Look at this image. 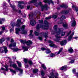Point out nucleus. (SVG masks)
<instances>
[{"instance_id":"obj_1","label":"nucleus","mask_w":78,"mask_h":78,"mask_svg":"<svg viewBox=\"0 0 78 78\" xmlns=\"http://www.w3.org/2000/svg\"><path fill=\"white\" fill-rule=\"evenodd\" d=\"M54 30L56 31V35H55L56 39H54V41L57 42H59V41H60V38H61V37L58 36L59 34H60L62 31H63L64 29L63 28H62L61 29H58V26L57 25H55L54 27ZM58 30V31L57 30Z\"/></svg>"},{"instance_id":"obj_2","label":"nucleus","mask_w":78,"mask_h":78,"mask_svg":"<svg viewBox=\"0 0 78 78\" xmlns=\"http://www.w3.org/2000/svg\"><path fill=\"white\" fill-rule=\"evenodd\" d=\"M38 22L39 23L41 24L40 28H42L43 29H44V30H47L48 28V23L47 22V21L45 20L44 21V23L46 25H42V23H44V20H39Z\"/></svg>"},{"instance_id":"obj_3","label":"nucleus","mask_w":78,"mask_h":78,"mask_svg":"<svg viewBox=\"0 0 78 78\" xmlns=\"http://www.w3.org/2000/svg\"><path fill=\"white\" fill-rule=\"evenodd\" d=\"M20 41L21 43H22L23 44H26L28 46H30L31 44H33L32 41L30 40H29L28 41H26V40H20Z\"/></svg>"},{"instance_id":"obj_4","label":"nucleus","mask_w":78,"mask_h":78,"mask_svg":"<svg viewBox=\"0 0 78 78\" xmlns=\"http://www.w3.org/2000/svg\"><path fill=\"white\" fill-rule=\"evenodd\" d=\"M29 16L30 19H32L30 21V24H31L32 26L35 25H36V22L35 21V20H34V19H33V15H31V14H30L29 15Z\"/></svg>"},{"instance_id":"obj_5","label":"nucleus","mask_w":78,"mask_h":78,"mask_svg":"<svg viewBox=\"0 0 78 78\" xmlns=\"http://www.w3.org/2000/svg\"><path fill=\"white\" fill-rule=\"evenodd\" d=\"M8 2H9V3L11 8H12V12H17V11H18V10H17L16 9V7H15V5H12L11 4V3L9 2H10V0H8Z\"/></svg>"},{"instance_id":"obj_6","label":"nucleus","mask_w":78,"mask_h":78,"mask_svg":"<svg viewBox=\"0 0 78 78\" xmlns=\"http://www.w3.org/2000/svg\"><path fill=\"white\" fill-rule=\"evenodd\" d=\"M38 5H39L41 7V11H44V9H47V5H42V4L41 2H39L38 4Z\"/></svg>"},{"instance_id":"obj_7","label":"nucleus","mask_w":78,"mask_h":78,"mask_svg":"<svg viewBox=\"0 0 78 78\" xmlns=\"http://www.w3.org/2000/svg\"><path fill=\"white\" fill-rule=\"evenodd\" d=\"M10 67H13V68L14 69H17V70H19L20 72H21V73H22V72H23V70H22V69L20 68H19L17 67V65H16V64H11L10 65Z\"/></svg>"},{"instance_id":"obj_8","label":"nucleus","mask_w":78,"mask_h":78,"mask_svg":"<svg viewBox=\"0 0 78 78\" xmlns=\"http://www.w3.org/2000/svg\"><path fill=\"white\" fill-rule=\"evenodd\" d=\"M25 25H23L21 27V30H22V32L21 33V34H26L27 33V31L24 30L25 28Z\"/></svg>"},{"instance_id":"obj_9","label":"nucleus","mask_w":78,"mask_h":78,"mask_svg":"<svg viewBox=\"0 0 78 78\" xmlns=\"http://www.w3.org/2000/svg\"><path fill=\"white\" fill-rule=\"evenodd\" d=\"M36 28L37 29V31H35L34 32V34H35V36H38L39 34V33L37 31H39V29H40V27H39V24H38L37 25Z\"/></svg>"},{"instance_id":"obj_10","label":"nucleus","mask_w":78,"mask_h":78,"mask_svg":"<svg viewBox=\"0 0 78 78\" xmlns=\"http://www.w3.org/2000/svg\"><path fill=\"white\" fill-rule=\"evenodd\" d=\"M16 23L17 24L16 26V27H20L22 24H23V22H22L21 20L18 19L16 22Z\"/></svg>"},{"instance_id":"obj_11","label":"nucleus","mask_w":78,"mask_h":78,"mask_svg":"<svg viewBox=\"0 0 78 78\" xmlns=\"http://www.w3.org/2000/svg\"><path fill=\"white\" fill-rule=\"evenodd\" d=\"M72 20H73V23L72 24V27H75L76 25V21L74 20L73 17L71 18V22Z\"/></svg>"},{"instance_id":"obj_12","label":"nucleus","mask_w":78,"mask_h":78,"mask_svg":"<svg viewBox=\"0 0 78 78\" xmlns=\"http://www.w3.org/2000/svg\"><path fill=\"white\" fill-rule=\"evenodd\" d=\"M36 2H37V0H32L30 2V3H35L34 4L35 5L37 6V7L38 6V5H37V3Z\"/></svg>"},{"instance_id":"obj_13","label":"nucleus","mask_w":78,"mask_h":78,"mask_svg":"<svg viewBox=\"0 0 78 78\" xmlns=\"http://www.w3.org/2000/svg\"><path fill=\"white\" fill-rule=\"evenodd\" d=\"M44 2H45V3H49V4H50V3H52V4H53V1L51 0H50L49 1V0H46L45 1L44 0Z\"/></svg>"},{"instance_id":"obj_14","label":"nucleus","mask_w":78,"mask_h":78,"mask_svg":"<svg viewBox=\"0 0 78 78\" xmlns=\"http://www.w3.org/2000/svg\"><path fill=\"white\" fill-rule=\"evenodd\" d=\"M62 50H63V48H60L59 49V51L58 52H56L55 54H56V55H59V54L62 51Z\"/></svg>"},{"instance_id":"obj_15","label":"nucleus","mask_w":78,"mask_h":78,"mask_svg":"<svg viewBox=\"0 0 78 78\" xmlns=\"http://www.w3.org/2000/svg\"><path fill=\"white\" fill-rule=\"evenodd\" d=\"M8 66L7 65L4 66V67H5L6 69H5L4 68H1V69L2 70H5L7 71L8 70Z\"/></svg>"},{"instance_id":"obj_16","label":"nucleus","mask_w":78,"mask_h":78,"mask_svg":"<svg viewBox=\"0 0 78 78\" xmlns=\"http://www.w3.org/2000/svg\"><path fill=\"white\" fill-rule=\"evenodd\" d=\"M74 34V32H72V34H71L70 36L69 37L68 39V41H70L72 40V37H73V35Z\"/></svg>"},{"instance_id":"obj_17","label":"nucleus","mask_w":78,"mask_h":78,"mask_svg":"<svg viewBox=\"0 0 78 78\" xmlns=\"http://www.w3.org/2000/svg\"><path fill=\"white\" fill-rule=\"evenodd\" d=\"M66 43L67 41L65 40L61 42L60 44L61 45H65L66 44Z\"/></svg>"},{"instance_id":"obj_18","label":"nucleus","mask_w":78,"mask_h":78,"mask_svg":"<svg viewBox=\"0 0 78 78\" xmlns=\"http://www.w3.org/2000/svg\"><path fill=\"white\" fill-rule=\"evenodd\" d=\"M60 69L62 70H67V66H62Z\"/></svg>"},{"instance_id":"obj_19","label":"nucleus","mask_w":78,"mask_h":78,"mask_svg":"<svg viewBox=\"0 0 78 78\" xmlns=\"http://www.w3.org/2000/svg\"><path fill=\"white\" fill-rule=\"evenodd\" d=\"M71 10V9H69L68 10H66L64 11L63 12L65 14H67L68 13H69V12Z\"/></svg>"},{"instance_id":"obj_20","label":"nucleus","mask_w":78,"mask_h":78,"mask_svg":"<svg viewBox=\"0 0 78 78\" xmlns=\"http://www.w3.org/2000/svg\"><path fill=\"white\" fill-rule=\"evenodd\" d=\"M16 43H14L13 44L12 43L10 44L9 47V48L12 47H16Z\"/></svg>"},{"instance_id":"obj_21","label":"nucleus","mask_w":78,"mask_h":78,"mask_svg":"<svg viewBox=\"0 0 78 78\" xmlns=\"http://www.w3.org/2000/svg\"><path fill=\"white\" fill-rule=\"evenodd\" d=\"M21 31L20 29L19 28H16V34H18L19 35V31Z\"/></svg>"},{"instance_id":"obj_22","label":"nucleus","mask_w":78,"mask_h":78,"mask_svg":"<svg viewBox=\"0 0 78 78\" xmlns=\"http://www.w3.org/2000/svg\"><path fill=\"white\" fill-rule=\"evenodd\" d=\"M3 48H4L5 53H7V52L8 51V49H7V47L6 46H3Z\"/></svg>"},{"instance_id":"obj_23","label":"nucleus","mask_w":78,"mask_h":78,"mask_svg":"<svg viewBox=\"0 0 78 78\" xmlns=\"http://www.w3.org/2000/svg\"><path fill=\"white\" fill-rule=\"evenodd\" d=\"M16 62L18 64V67H22V64H21V62L19 61H16Z\"/></svg>"},{"instance_id":"obj_24","label":"nucleus","mask_w":78,"mask_h":78,"mask_svg":"<svg viewBox=\"0 0 78 78\" xmlns=\"http://www.w3.org/2000/svg\"><path fill=\"white\" fill-rule=\"evenodd\" d=\"M49 45L50 47H54V48H56L57 47V46H56V45H55V44H53V43H51L49 44Z\"/></svg>"},{"instance_id":"obj_25","label":"nucleus","mask_w":78,"mask_h":78,"mask_svg":"<svg viewBox=\"0 0 78 78\" xmlns=\"http://www.w3.org/2000/svg\"><path fill=\"white\" fill-rule=\"evenodd\" d=\"M23 50H24L23 51V52L26 51L28 50V47L26 46L23 47Z\"/></svg>"},{"instance_id":"obj_26","label":"nucleus","mask_w":78,"mask_h":78,"mask_svg":"<svg viewBox=\"0 0 78 78\" xmlns=\"http://www.w3.org/2000/svg\"><path fill=\"white\" fill-rule=\"evenodd\" d=\"M48 32H45L44 34V36L46 39V38H47L48 37Z\"/></svg>"},{"instance_id":"obj_27","label":"nucleus","mask_w":78,"mask_h":78,"mask_svg":"<svg viewBox=\"0 0 78 78\" xmlns=\"http://www.w3.org/2000/svg\"><path fill=\"white\" fill-rule=\"evenodd\" d=\"M68 51H69V53H73V49H72V48H69V50H68Z\"/></svg>"},{"instance_id":"obj_28","label":"nucleus","mask_w":78,"mask_h":78,"mask_svg":"<svg viewBox=\"0 0 78 78\" xmlns=\"http://www.w3.org/2000/svg\"><path fill=\"white\" fill-rule=\"evenodd\" d=\"M63 27L64 28H67V26H68V24H67V23H65L64 24H63Z\"/></svg>"},{"instance_id":"obj_29","label":"nucleus","mask_w":78,"mask_h":78,"mask_svg":"<svg viewBox=\"0 0 78 78\" xmlns=\"http://www.w3.org/2000/svg\"><path fill=\"white\" fill-rule=\"evenodd\" d=\"M5 41V38H3L1 39H0V44H2L3 42H4Z\"/></svg>"},{"instance_id":"obj_30","label":"nucleus","mask_w":78,"mask_h":78,"mask_svg":"<svg viewBox=\"0 0 78 78\" xmlns=\"http://www.w3.org/2000/svg\"><path fill=\"white\" fill-rule=\"evenodd\" d=\"M33 72L34 73H37V72H38V69H34L33 70Z\"/></svg>"},{"instance_id":"obj_31","label":"nucleus","mask_w":78,"mask_h":78,"mask_svg":"<svg viewBox=\"0 0 78 78\" xmlns=\"http://www.w3.org/2000/svg\"><path fill=\"white\" fill-rule=\"evenodd\" d=\"M60 7H61V8H67L68 7V6H67V5H60Z\"/></svg>"},{"instance_id":"obj_32","label":"nucleus","mask_w":78,"mask_h":78,"mask_svg":"<svg viewBox=\"0 0 78 78\" xmlns=\"http://www.w3.org/2000/svg\"><path fill=\"white\" fill-rule=\"evenodd\" d=\"M66 19V17H65V16H62L60 18V20H63L64 19Z\"/></svg>"},{"instance_id":"obj_33","label":"nucleus","mask_w":78,"mask_h":78,"mask_svg":"<svg viewBox=\"0 0 78 78\" xmlns=\"http://www.w3.org/2000/svg\"><path fill=\"white\" fill-rule=\"evenodd\" d=\"M10 72H12V73H16V71L14 70H13V69H10Z\"/></svg>"},{"instance_id":"obj_34","label":"nucleus","mask_w":78,"mask_h":78,"mask_svg":"<svg viewBox=\"0 0 78 78\" xmlns=\"http://www.w3.org/2000/svg\"><path fill=\"white\" fill-rule=\"evenodd\" d=\"M50 52H51V51L50 50V49L48 48L47 49V50L46 51V53H47V54H48L49 53H50Z\"/></svg>"},{"instance_id":"obj_35","label":"nucleus","mask_w":78,"mask_h":78,"mask_svg":"<svg viewBox=\"0 0 78 78\" xmlns=\"http://www.w3.org/2000/svg\"><path fill=\"white\" fill-rule=\"evenodd\" d=\"M18 7H19V8H20L21 9H23L24 8V6L23 5H18Z\"/></svg>"},{"instance_id":"obj_36","label":"nucleus","mask_w":78,"mask_h":78,"mask_svg":"<svg viewBox=\"0 0 78 78\" xmlns=\"http://www.w3.org/2000/svg\"><path fill=\"white\" fill-rule=\"evenodd\" d=\"M41 66L44 69V70H46L47 68H46V67H45L44 64H42Z\"/></svg>"},{"instance_id":"obj_37","label":"nucleus","mask_w":78,"mask_h":78,"mask_svg":"<svg viewBox=\"0 0 78 78\" xmlns=\"http://www.w3.org/2000/svg\"><path fill=\"white\" fill-rule=\"evenodd\" d=\"M41 74L42 76H44V75H45V73H44V72L43 70L41 71Z\"/></svg>"},{"instance_id":"obj_38","label":"nucleus","mask_w":78,"mask_h":78,"mask_svg":"<svg viewBox=\"0 0 78 78\" xmlns=\"http://www.w3.org/2000/svg\"><path fill=\"white\" fill-rule=\"evenodd\" d=\"M33 30H30V34L29 35V36H30V37H31V36H33V35H32V33H33Z\"/></svg>"},{"instance_id":"obj_39","label":"nucleus","mask_w":78,"mask_h":78,"mask_svg":"<svg viewBox=\"0 0 78 78\" xmlns=\"http://www.w3.org/2000/svg\"><path fill=\"white\" fill-rule=\"evenodd\" d=\"M15 23H11V26L12 28H14V26H15Z\"/></svg>"},{"instance_id":"obj_40","label":"nucleus","mask_w":78,"mask_h":78,"mask_svg":"<svg viewBox=\"0 0 78 78\" xmlns=\"http://www.w3.org/2000/svg\"><path fill=\"white\" fill-rule=\"evenodd\" d=\"M20 49H19L17 48H16L15 49H13V51H17L19 50H20Z\"/></svg>"},{"instance_id":"obj_41","label":"nucleus","mask_w":78,"mask_h":78,"mask_svg":"<svg viewBox=\"0 0 78 78\" xmlns=\"http://www.w3.org/2000/svg\"><path fill=\"white\" fill-rule=\"evenodd\" d=\"M4 20H5L4 19H0V24H2V21H4Z\"/></svg>"},{"instance_id":"obj_42","label":"nucleus","mask_w":78,"mask_h":78,"mask_svg":"<svg viewBox=\"0 0 78 78\" xmlns=\"http://www.w3.org/2000/svg\"><path fill=\"white\" fill-rule=\"evenodd\" d=\"M66 34V33L65 32H63L61 33V36H64Z\"/></svg>"},{"instance_id":"obj_43","label":"nucleus","mask_w":78,"mask_h":78,"mask_svg":"<svg viewBox=\"0 0 78 78\" xmlns=\"http://www.w3.org/2000/svg\"><path fill=\"white\" fill-rule=\"evenodd\" d=\"M24 61L25 62V64H27L28 62V60L27 59L24 58Z\"/></svg>"},{"instance_id":"obj_44","label":"nucleus","mask_w":78,"mask_h":78,"mask_svg":"<svg viewBox=\"0 0 78 78\" xmlns=\"http://www.w3.org/2000/svg\"><path fill=\"white\" fill-rule=\"evenodd\" d=\"M55 55H56V54H51L50 55V57H53L55 56Z\"/></svg>"},{"instance_id":"obj_45","label":"nucleus","mask_w":78,"mask_h":78,"mask_svg":"<svg viewBox=\"0 0 78 78\" xmlns=\"http://www.w3.org/2000/svg\"><path fill=\"white\" fill-rule=\"evenodd\" d=\"M18 3H19V4H23L24 3L23 1H19L18 2Z\"/></svg>"},{"instance_id":"obj_46","label":"nucleus","mask_w":78,"mask_h":78,"mask_svg":"<svg viewBox=\"0 0 78 78\" xmlns=\"http://www.w3.org/2000/svg\"><path fill=\"white\" fill-rule=\"evenodd\" d=\"M51 18V16H49L48 17H47L45 18V19L46 20H48V19H50Z\"/></svg>"},{"instance_id":"obj_47","label":"nucleus","mask_w":78,"mask_h":78,"mask_svg":"<svg viewBox=\"0 0 78 78\" xmlns=\"http://www.w3.org/2000/svg\"><path fill=\"white\" fill-rule=\"evenodd\" d=\"M28 62L30 65H32V64H33V62H32L31 61H29Z\"/></svg>"},{"instance_id":"obj_48","label":"nucleus","mask_w":78,"mask_h":78,"mask_svg":"<svg viewBox=\"0 0 78 78\" xmlns=\"http://www.w3.org/2000/svg\"><path fill=\"white\" fill-rule=\"evenodd\" d=\"M57 15H54L52 16V18L54 19H56L57 17Z\"/></svg>"},{"instance_id":"obj_49","label":"nucleus","mask_w":78,"mask_h":78,"mask_svg":"<svg viewBox=\"0 0 78 78\" xmlns=\"http://www.w3.org/2000/svg\"><path fill=\"white\" fill-rule=\"evenodd\" d=\"M75 62V61L74 60H72L71 62H69L70 63H71V64H73V63H74Z\"/></svg>"},{"instance_id":"obj_50","label":"nucleus","mask_w":78,"mask_h":78,"mask_svg":"<svg viewBox=\"0 0 78 78\" xmlns=\"http://www.w3.org/2000/svg\"><path fill=\"white\" fill-rule=\"evenodd\" d=\"M38 39L40 40V41H42V38L41 37H39Z\"/></svg>"},{"instance_id":"obj_51","label":"nucleus","mask_w":78,"mask_h":78,"mask_svg":"<svg viewBox=\"0 0 78 78\" xmlns=\"http://www.w3.org/2000/svg\"><path fill=\"white\" fill-rule=\"evenodd\" d=\"M41 49L43 51H44V50H46V49L44 48H42Z\"/></svg>"},{"instance_id":"obj_52","label":"nucleus","mask_w":78,"mask_h":78,"mask_svg":"<svg viewBox=\"0 0 78 78\" xmlns=\"http://www.w3.org/2000/svg\"><path fill=\"white\" fill-rule=\"evenodd\" d=\"M55 76H58V75H59V74H58V73H55Z\"/></svg>"},{"instance_id":"obj_53","label":"nucleus","mask_w":78,"mask_h":78,"mask_svg":"<svg viewBox=\"0 0 78 78\" xmlns=\"http://www.w3.org/2000/svg\"><path fill=\"white\" fill-rule=\"evenodd\" d=\"M71 31H70L67 34V36H69V35L71 33Z\"/></svg>"},{"instance_id":"obj_54","label":"nucleus","mask_w":78,"mask_h":78,"mask_svg":"<svg viewBox=\"0 0 78 78\" xmlns=\"http://www.w3.org/2000/svg\"><path fill=\"white\" fill-rule=\"evenodd\" d=\"M27 9H29L30 8V5H28L27 7Z\"/></svg>"},{"instance_id":"obj_55","label":"nucleus","mask_w":78,"mask_h":78,"mask_svg":"<svg viewBox=\"0 0 78 78\" xmlns=\"http://www.w3.org/2000/svg\"><path fill=\"white\" fill-rule=\"evenodd\" d=\"M14 29H11L10 30V32H12V31H14Z\"/></svg>"},{"instance_id":"obj_56","label":"nucleus","mask_w":78,"mask_h":78,"mask_svg":"<svg viewBox=\"0 0 78 78\" xmlns=\"http://www.w3.org/2000/svg\"><path fill=\"white\" fill-rule=\"evenodd\" d=\"M5 27H2V30H5Z\"/></svg>"},{"instance_id":"obj_57","label":"nucleus","mask_w":78,"mask_h":78,"mask_svg":"<svg viewBox=\"0 0 78 78\" xmlns=\"http://www.w3.org/2000/svg\"><path fill=\"white\" fill-rule=\"evenodd\" d=\"M48 42L49 43H53V42H52V41H50V40L48 41Z\"/></svg>"},{"instance_id":"obj_58","label":"nucleus","mask_w":78,"mask_h":78,"mask_svg":"<svg viewBox=\"0 0 78 78\" xmlns=\"http://www.w3.org/2000/svg\"><path fill=\"white\" fill-rule=\"evenodd\" d=\"M75 10L76 12H77L78 11V8H76L75 9Z\"/></svg>"},{"instance_id":"obj_59","label":"nucleus","mask_w":78,"mask_h":78,"mask_svg":"<svg viewBox=\"0 0 78 78\" xmlns=\"http://www.w3.org/2000/svg\"><path fill=\"white\" fill-rule=\"evenodd\" d=\"M51 34H55V32L54 31H52L51 32Z\"/></svg>"},{"instance_id":"obj_60","label":"nucleus","mask_w":78,"mask_h":78,"mask_svg":"<svg viewBox=\"0 0 78 78\" xmlns=\"http://www.w3.org/2000/svg\"><path fill=\"white\" fill-rule=\"evenodd\" d=\"M75 69H73V73H75Z\"/></svg>"},{"instance_id":"obj_61","label":"nucleus","mask_w":78,"mask_h":78,"mask_svg":"<svg viewBox=\"0 0 78 78\" xmlns=\"http://www.w3.org/2000/svg\"><path fill=\"white\" fill-rule=\"evenodd\" d=\"M25 67L26 68H28V65H26L25 64Z\"/></svg>"},{"instance_id":"obj_62","label":"nucleus","mask_w":78,"mask_h":78,"mask_svg":"<svg viewBox=\"0 0 78 78\" xmlns=\"http://www.w3.org/2000/svg\"><path fill=\"white\" fill-rule=\"evenodd\" d=\"M72 8H76V6L74 5H73V6H72Z\"/></svg>"},{"instance_id":"obj_63","label":"nucleus","mask_w":78,"mask_h":78,"mask_svg":"<svg viewBox=\"0 0 78 78\" xmlns=\"http://www.w3.org/2000/svg\"><path fill=\"white\" fill-rule=\"evenodd\" d=\"M3 50V47L0 48V51H2Z\"/></svg>"},{"instance_id":"obj_64","label":"nucleus","mask_w":78,"mask_h":78,"mask_svg":"<svg viewBox=\"0 0 78 78\" xmlns=\"http://www.w3.org/2000/svg\"><path fill=\"white\" fill-rule=\"evenodd\" d=\"M11 42H14V40L12 39L11 40Z\"/></svg>"}]
</instances>
